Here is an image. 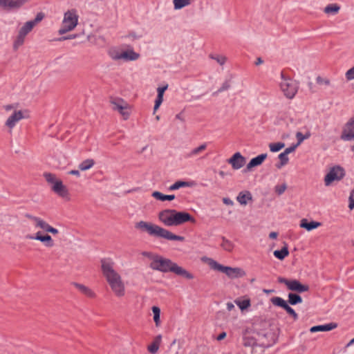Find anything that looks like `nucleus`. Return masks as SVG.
<instances>
[{"label": "nucleus", "instance_id": "1", "mask_svg": "<svg viewBox=\"0 0 354 354\" xmlns=\"http://www.w3.org/2000/svg\"><path fill=\"white\" fill-rule=\"evenodd\" d=\"M142 255L147 257L151 261L149 267L153 270L164 273L169 272H173L187 279H194V275L192 273L179 266L169 259L148 252H144Z\"/></svg>", "mask_w": 354, "mask_h": 354}, {"label": "nucleus", "instance_id": "2", "mask_svg": "<svg viewBox=\"0 0 354 354\" xmlns=\"http://www.w3.org/2000/svg\"><path fill=\"white\" fill-rule=\"evenodd\" d=\"M103 276L115 296L122 297L125 295V286L120 274L114 269V262L109 258L101 260Z\"/></svg>", "mask_w": 354, "mask_h": 354}, {"label": "nucleus", "instance_id": "3", "mask_svg": "<svg viewBox=\"0 0 354 354\" xmlns=\"http://www.w3.org/2000/svg\"><path fill=\"white\" fill-rule=\"evenodd\" d=\"M135 227L156 238H162L169 241H185L184 236L176 235L171 232L150 222L139 221L136 223Z\"/></svg>", "mask_w": 354, "mask_h": 354}, {"label": "nucleus", "instance_id": "4", "mask_svg": "<svg viewBox=\"0 0 354 354\" xmlns=\"http://www.w3.org/2000/svg\"><path fill=\"white\" fill-rule=\"evenodd\" d=\"M158 218L166 226H178L187 222L196 223V219L190 214L171 209L161 211Z\"/></svg>", "mask_w": 354, "mask_h": 354}, {"label": "nucleus", "instance_id": "5", "mask_svg": "<svg viewBox=\"0 0 354 354\" xmlns=\"http://www.w3.org/2000/svg\"><path fill=\"white\" fill-rule=\"evenodd\" d=\"M45 15L40 12H38L35 18L32 20L28 21L19 28L17 35L13 42V49L17 50L21 46L24 42L26 36L32 30L34 27L43 20Z\"/></svg>", "mask_w": 354, "mask_h": 354}, {"label": "nucleus", "instance_id": "6", "mask_svg": "<svg viewBox=\"0 0 354 354\" xmlns=\"http://www.w3.org/2000/svg\"><path fill=\"white\" fill-rule=\"evenodd\" d=\"M206 262L212 270L225 273L230 279L240 278L245 275V272L241 268L225 266L210 258H206Z\"/></svg>", "mask_w": 354, "mask_h": 354}, {"label": "nucleus", "instance_id": "7", "mask_svg": "<svg viewBox=\"0 0 354 354\" xmlns=\"http://www.w3.org/2000/svg\"><path fill=\"white\" fill-rule=\"evenodd\" d=\"M79 16L75 9H71L64 15L62 26L58 30L59 35H64L73 30L78 24Z\"/></svg>", "mask_w": 354, "mask_h": 354}, {"label": "nucleus", "instance_id": "8", "mask_svg": "<svg viewBox=\"0 0 354 354\" xmlns=\"http://www.w3.org/2000/svg\"><path fill=\"white\" fill-rule=\"evenodd\" d=\"M281 78L279 85L281 91L286 97L293 98L297 92V84L291 78L286 77L283 72L281 73Z\"/></svg>", "mask_w": 354, "mask_h": 354}, {"label": "nucleus", "instance_id": "9", "mask_svg": "<svg viewBox=\"0 0 354 354\" xmlns=\"http://www.w3.org/2000/svg\"><path fill=\"white\" fill-rule=\"evenodd\" d=\"M112 109L117 111L124 120H127L131 114V106L123 99L120 97L112 98L110 101Z\"/></svg>", "mask_w": 354, "mask_h": 354}, {"label": "nucleus", "instance_id": "10", "mask_svg": "<svg viewBox=\"0 0 354 354\" xmlns=\"http://www.w3.org/2000/svg\"><path fill=\"white\" fill-rule=\"evenodd\" d=\"M277 280L279 283L285 284L288 290L298 293L307 292L310 288L308 285L302 284L297 279L288 280L286 278L279 277Z\"/></svg>", "mask_w": 354, "mask_h": 354}, {"label": "nucleus", "instance_id": "11", "mask_svg": "<svg viewBox=\"0 0 354 354\" xmlns=\"http://www.w3.org/2000/svg\"><path fill=\"white\" fill-rule=\"evenodd\" d=\"M29 116L28 110H15L6 120L5 125L10 131H12L18 122L24 118H28Z\"/></svg>", "mask_w": 354, "mask_h": 354}, {"label": "nucleus", "instance_id": "12", "mask_svg": "<svg viewBox=\"0 0 354 354\" xmlns=\"http://www.w3.org/2000/svg\"><path fill=\"white\" fill-rule=\"evenodd\" d=\"M29 0H0V8L6 11L21 9Z\"/></svg>", "mask_w": 354, "mask_h": 354}, {"label": "nucleus", "instance_id": "13", "mask_svg": "<svg viewBox=\"0 0 354 354\" xmlns=\"http://www.w3.org/2000/svg\"><path fill=\"white\" fill-rule=\"evenodd\" d=\"M344 170L342 167L339 166L334 167L325 176V185L328 186L335 180H340L344 176Z\"/></svg>", "mask_w": 354, "mask_h": 354}, {"label": "nucleus", "instance_id": "14", "mask_svg": "<svg viewBox=\"0 0 354 354\" xmlns=\"http://www.w3.org/2000/svg\"><path fill=\"white\" fill-rule=\"evenodd\" d=\"M340 138L346 141L354 139V115L344 124Z\"/></svg>", "mask_w": 354, "mask_h": 354}, {"label": "nucleus", "instance_id": "15", "mask_svg": "<svg viewBox=\"0 0 354 354\" xmlns=\"http://www.w3.org/2000/svg\"><path fill=\"white\" fill-rule=\"evenodd\" d=\"M271 302L274 306H277L283 308L287 312V313L293 317L294 320H297L298 319L297 313L287 304V302L283 299L279 297H274L271 299Z\"/></svg>", "mask_w": 354, "mask_h": 354}, {"label": "nucleus", "instance_id": "16", "mask_svg": "<svg viewBox=\"0 0 354 354\" xmlns=\"http://www.w3.org/2000/svg\"><path fill=\"white\" fill-rule=\"evenodd\" d=\"M51 189L59 196L67 201L70 200L68 190L62 180H59L52 185Z\"/></svg>", "mask_w": 354, "mask_h": 354}, {"label": "nucleus", "instance_id": "17", "mask_svg": "<svg viewBox=\"0 0 354 354\" xmlns=\"http://www.w3.org/2000/svg\"><path fill=\"white\" fill-rule=\"evenodd\" d=\"M27 239L37 240L44 243L46 247H53L54 245V241L52 237L48 235H41L40 232H37L35 235L28 234L26 236Z\"/></svg>", "mask_w": 354, "mask_h": 354}, {"label": "nucleus", "instance_id": "18", "mask_svg": "<svg viewBox=\"0 0 354 354\" xmlns=\"http://www.w3.org/2000/svg\"><path fill=\"white\" fill-rule=\"evenodd\" d=\"M227 162L234 169H239L245 164V158L239 152H236L227 160Z\"/></svg>", "mask_w": 354, "mask_h": 354}, {"label": "nucleus", "instance_id": "19", "mask_svg": "<svg viewBox=\"0 0 354 354\" xmlns=\"http://www.w3.org/2000/svg\"><path fill=\"white\" fill-rule=\"evenodd\" d=\"M285 121L287 127H296L301 123V120L293 112H286L283 118Z\"/></svg>", "mask_w": 354, "mask_h": 354}, {"label": "nucleus", "instance_id": "20", "mask_svg": "<svg viewBox=\"0 0 354 354\" xmlns=\"http://www.w3.org/2000/svg\"><path fill=\"white\" fill-rule=\"evenodd\" d=\"M267 156V153H262L255 158H253L247 165L245 169L247 171H250L253 167L261 165L266 159Z\"/></svg>", "mask_w": 354, "mask_h": 354}, {"label": "nucleus", "instance_id": "21", "mask_svg": "<svg viewBox=\"0 0 354 354\" xmlns=\"http://www.w3.org/2000/svg\"><path fill=\"white\" fill-rule=\"evenodd\" d=\"M72 285L74 286L81 293L89 298H95L96 296L95 293L89 287L86 286L84 284L73 282L72 283Z\"/></svg>", "mask_w": 354, "mask_h": 354}, {"label": "nucleus", "instance_id": "22", "mask_svg": "<svg viewBox=\"0 0 354 354\" xmlns=\"http://www.w3.org/2000/svg\"><path fill=\"white\" fill-rule=\"evenodd\" d=\"M337 327V324L334 322H330L324 325H318L313 326L310 328L311 333L319 332V331H329L335 329Z\"/></svg>", "mask_w": 354, "mask_h": 354}, {"label": "nucleus", "instance_id": "23", "mask_svg": "<svg viewBox=\"0 0 354 354\" xmlns=\"http://www.w3.org/2000/svg\"><path fill=\"white\" fill-rule=\"evenodd\" d=\"M321 223L317 221H310L308 222V220L306 218H303L301 220L300 222V227L302 228L306 229L308 231H311L321 225Z\"/></svg>", "mask_w": 354, "mask_h": 354}, {"label": "nucleus", "instance_id": "24", "mask_svg": "<svg viewBox=\"0 0 354 354\" xmlns=\"http://www.w3.org/2000/svg\"><path fill=\"white\" fill-rule=\"evenodd\" d=\"M237 201L242 205H246L248 201L252 200V196L249 191L241 192L236 197Z\"/></svg>", "mask_w": 354, "mask_h": 354}, {"label": "nucleus", "instance_id": "25", "mask_svg": "<svg viewBox=\"0 0 354 354\" xmlns=\"http://www.w3.org/2000/svg\"><path fill=\"white\" fill-rule=\"evenodd\" d=\"M122 59L127 61L137 60L140 57V54L136 53L133 50H128L122 52Z\"/></svg>", "mask_w": 354, "mask_h": 354}, {"label": "nucleus", "instance_id": "26", "mask_svg": "<svg viewBox=\"0 0 354 354\" xmlns=\"http://www.w3.org/2000/svg\"><path fill=\"white\" fill-rule=\"evenodd\" d=\"M274 256L279 260L284 259L289 254L288 247L287 243H285L283 247L280 250L274 251Z\"/></svg>", "mask_w": 354, "mask_h": 354}, {"label": "nucleus", "instance_id": "27", "mask_svg": "<svg viewBox=\"0 0 354 354\" xmlns=\"http://www.w3.org/2000/svg\"><path fill=\"white\" fill-rule=\"evenodd\" d=\"M340 10V6L337 3H330L327 5L324 9V13L327 15H337Z\"/></svg>", "mask_w": 354, "mask_h": 354}, {"label": "nucleus", "instance_id": "28", "mask_svg": "<svg viewBox=\"0 0 354 354\" xmlns=\"http://www.w3.org/2000/svg\"><path fill=\"white\" fill-rule=\"evenodd\" d=\"M151 196L157 200L164 201H172L175 198L174 195H165L160 192L156 191L153 192Z\"/></svg>", "mask_w": 354, "mask_h": 354}, {"label": "nucleus", "instance_id": "29", "mask_svg": "<svg viewBox=\"0 0 354 354\" xmlns=\"http://www.w3.org/2000/svg\"><path fill=\"white\" fill-rule=\"evenodd\" d=\"M206 148H207V144L203 143V144L201 145L200 146H198V147H196V148L193 149L192 150H191L189 151V153L187 154V157L188 158L195 157V156H198L199 153H201V152H203L204 150H205Z\"/></svg>", "mask_w": 354, "mask_h": 354}, {"label": "nucleus", "instance_id": "30", "mask_svg": "<svg viewBox=\"0 0 354 354\" xmlns=\"http://www.w3.org/2000/svg\"><path fill=\"white\" fill-rule=\"evenodd\" d=\"M94 165H95L94 160L88 158V159H86V160L82 161L79 165L78 167L81 171H86V170H88V169H91V167H93Z\"/></svg>", "mask_w": 354, "mask_h": 354}, {"label": "nucleus", "instance_id": "31", "mask_svg": "<svg viewBox=\"0 0 354 354\" xmlns=\"http://www.w3.org/2000/svg\"><path fill=\"white\" fill-rule=\"evenodd\" d=\"M221 246L224 250L227 252H232L234 248V243L224 236L222 237V243Z\"/></svg>", "mask_w": 354, "mask_h": 354}, {"label": "nucleus", "instance_id": "32", "mask_svg": "<svg viewBox=\"0 0 354 354\" xmlns=\"http://www.w3.org/2000/svg\"><path fill=\"white\" fill-rule=\"evenodd\" d=\"M193 0H173L174 9L180 10L187 6L190 5Z\"/></svg>", "mask_w": 354, "mask_h": 354}, {"label": "nucleus", "instance_id": "33", "mask_svg": "<svg viewBox=\"0 0 354 354\" xmlns=\"http://www.w3.org/2000/svg\"><path fill=\"white\" fill-rule=\"evenodd\" d=\"M302 302L301 297L295 293L288 294V303L291 305H296Z\"/></svg>", "mask_w": 354, "mask_h": 354}, {"label": "nucleus", "instance_id": "34", "mask_svg": "<svg viewBox=\"0 0 354 354\" xmlns=\"http://www.w3.org/2000/svg\"><path fill=\"white\" fill-rule=\"evenodd\" d=\"M39 228L43 230L44 231H45L46 232H50L53 234H58V230L56 228L53 227L52 226H50L48 223H46L44 220H43L42 223H41Z\"/></svg>", "mask_w": 354, "mask_h": 354}, {"label": "nucleus", "instance_id": "35", "mask_svg": "<svg viewBox=\"0 0 354 354\" xmlns=\"http://www.w3.org/2000/svg\"><path fill=\"white\" fill-rule=\"evenodd\" d=\"M279 159L280 162L276 165V167L278 169H281L283 166L286 165L289 161L288 156L283 152L281 153L279 155Z\"/></svg>", "mask_w": 354, "mask_h": 354}, {"label": "nucleus", "instance_id": "36", "mask_svg": "<svg viewBox=\"0 0 354 354\" xmlns=\"http://www.w3.org/2000/svg\"><path fill=\"white\" fill-rule=\"evenodd\" d=\"M234 302L241 310H244L250 306V300L249 299L242 301L240 299H236Z\"/></svg>", "mask_w": 354, "mask_h": 354}, {"label": "nucleus", "instance_id": "37", "mask_svg": "<svg viewBox=\"0 0 354 354\" xmlns=\"http://www.w3.org/2000/svg\"><path fill=\"white\" fill-rule=\"evenodd\" d=\"M285 147V144L283 142H272L269 144L270 150L272 152H277L280 151Z\"/></svg>", "mask_w": 354, "mask_h": 354}, {"label": "nucleus", "instance_id": "38", "mask_svg": "<svg viewBox=\"0 0 354 354\" xmlns=\"http://www.w3.org/2000/svg\"><path fill=\"white\" fill-rule=\"evenodd\" d=\"M152 312L153 313V320L156 326H158L160 325V309L157 306H153Z\"/></svg>", "mask_w": 354, "mask_h": 354}, {"label": "nucleus", "instance_id": "39", "mask_svg": "<svg viewBox=\"0 0 354 354\" xmlns=\"http://www.w3.org/2000/svg\"><path fill=\"white\" fill-rule=\"evenodd\" d=\"M189 184L187 182H185V181H180V180H178V181H176L175 183H174L173 185H171L169 187V190L170 191H174V190H176V189H180V187H187L188 186Z\"/></svg>", "mask_w": 354, "mask_h": 354}, {"label": "nucleus", "instance_id": "40", "mask_svg": "<svg viewBox=\"0 0 354 354\" xmlns=\"http://www.w3.org/2000/svg\"><path fill=\"white\" fill-rule=\"evenodd\" d=\"M25 216H26V218H28L29 220L32 221L35 223V227H37V228L39 227L41 223L43 221V219H41V218L32 216V215L29 214H26L25 215Z\"/></svg>", "mask_w": 354, "mask_h": 354}, {"label": "nucleus", "instance_id": "41", "mask_svg": "<svg viewBox=\"0 0 354 354\" xmlns=\"http://www.w3.org/2000/svg\"><path fill=\"white\" fill-rule=\"evenodd\" d=\"M44 176L46 179V180L52 184V185H53L56 182H58L59 180H57L56 178V176L55 174H53L51 173H45L44 174Z\"/></svg>", "mask_w": 354, "mask_h": 354}, {"label": "nucleus", "instance_id": "42", "mask_svg": "<svg viewBox=\"0 0 354 354\" xmlns=\"http://www.w3.org/2000/svg\"><path fill=\"white\" fill-rule=\"evenodd\" d=\"M316 82L319 85L330 86V81L328 78L322 77L321 76L317 77Z\"/></svg>", "mask_w": 354, "mask_h": 354}, {"label": "nucleus", "instance_id": "43", "mask_svg": "<svg viewBox=\"0 0 354 354\" xmlns=\"http://www.w3.org/2000/svg\"><path fill=\"white\" fill-rule=\"evenodd\" d=\"M287 189V185L286 183H283L282 185H276L274 187V191L278 195H281Z\"/></svg>", "mask_w": 354, "mask_h": 354}, {"label": "nucleus", "instance_id": "44", "mask_svg": "<svg viewBox=\"0 0 354 354\" xmlns=\"http://www.w3.org/2000/svg\"><path fill=\"white\" fill-rule=\"evenodd\" d=\"M122 52L120 53L117 50H111L109 52V55L114 60L122 59Z\"/></svg>", "mask_w": 354, "mask_h": 354}, {"label": "nucleus", "instance_id": "45", "mask_svg": "<svg viewBox=\"0 0 354 354\" xmlns=\"http://www.w3.org/2000/svg\"><path fill=\"white\" fill-rule=\"evenodd\" d=\"M345 77L347 81L354 80V66L346 72Z\"/></svg>", "mask_w": 354, "mask_h": 354}, {"label": "nucleus", "instance_id": "46", "mask_svg": "<svg viewBox=\"0 0 354 354\" xmlns=\"http://www.w3.org/2000/svg\"><path fill=\"white\" fill-rule=\"evenodd\" d=\"M163 101V95H158L153 107L154 112L159 108Z\"/></svg>", "mask_w": 354, "mask_h": 354}, {"label": "nucleus", "instance_id": "47", "mask_svg": "<svg viewBox=\"0 0 354 354\" xmlns=\"http://www.w3.org/2000/svg\"><path fill=\"white\" fill-rule=\"evenodd\" d=\"M231 85H230V82L229 80H226L225 81L222 86H221V88L218 90V93H221L223 91H227L230 88Z\"/></svg>", "mask_w": 354, "mask_h": 354}, {"label": "nucleus", "instance_id": "48", "mask_svg": "<svg viewBox=\"0 0 354 354\" xmlns=\"http://www.w3.org/2000/svg\"><path fill=\"white\" fill-rule=\"evenodd\" d=\"M296 138L297 140V142L295 145L298 147L304 142L305 139L304 137V134H302L300 131L296 133Z\"/></svg>", "mask_w": 354, "mask_h": 354}, {"label": "nucleus", "instance_id": "49", "mask_svg": "<svg viewBox=\"0 0 354 354\" xmlns=\"http://www.w3.org/2000/svg\"><path fill=\"white\" fill-rule=\"evenodd\" d=\"M211 58L216 59L220 65H223L226 62V57L225 56H211Z\"/></svg>", "mask_w": 354, "mask_h": 354}, {"label": "nucleus", "instance_id": "50", "mask_svg": "<svg viewBox=\"0 0 354 354\" xmlns=\"http://www.w3.org/2000/svg\"><path fill=\"white\" fill-rule=\"evenodd\" d=\"M158 348H159V346L157 345V344H154V343H152L151 345H149L148 346V351L151 353H153V354L157 353Z\"/></svg>", "mask_w": 354, "mask_h": 354}, {"label": "nucleus", "instance_id": "51", "mask_svg": "<svg viewBox=\"0 0 354 354\" xmlns=\"http://www.w3.org/2000/svg\"><path fill=\"white\" fill-rule=\"evenodd\" d=\"M349 208L351 209L354 208V189L351 192L349 197Z\"/></svg>", "mask_w": 354, "mask_h": 354}, {"label": "nucleus", "instance_id": "52", "mask_svg": "<svg viewBox=\"0 0 354 354\" xmlns=\"http://www.w3.org/2000/svg\"><path fill=\"white\" fill-rule=\"evenodd\" d=\"M297 147V146L296 145H292V146L286 148L284 150L283 153L288 156L289 153L294 152Z\"/></svg>", "mask_w": 354, "mask_h": 354}, {"label": "nucleus", "instance_id": "53", "mask_svg": "<svg viewBox=\"0 0 354 354\" xmlns=\"http://www.w3.org/2000/svg\"><path fill=\"white\" fill-rule=\"evenodd\" d=\"M4 109L6 111H10L11 110H17L16 108H17V106L15 104H7V105H5L3 106Z\"/></svg>", "mask_w": 354, "mask_h": 354}, {"label": "nucleus", "instance_id": "54", "mask_svg": "<svg viewBox=\"0 0 354 354\" xmlns=\"http://www.w3.org/2000/svg\"><path fill=\"white\" fill-rule=\"evenodd\" d=\"M168 85H166L162 87H158L157 88L158 95H163L165 91L167 89Z\"/></svg>", "mask_w": 354, "mask_h": 354}, {"label": "nucleus", "instance_id": "55", "mask_svg": "<svg viewBox=\"0 0 354 354\" xmlns=\"http://www.w3.org/2000/svg\"><path fill=\"white\" fill-rule=\"evenodd\" d=\"M223 202L227 205L232 206L234 205V202L229 198H223Z\"/></svg>", "mask_w": 354, "mask_h": 354}, {"label": "nucleus", "instance_id": "56", "mask_svg": "<svg viewBox=\"0 0 354 354\" xmlns=\"http://www.w3.org/2000/svg\"><path fill=\"white\" fill-rule=\"evenodd\" d=\"M75 37H76V35H69L68 37H60L57 40L58 41H64V40H66V39H75Z\"/></svg>", "mask_w": 354, "mask_h": 354}, {"label": "nucleus", "instance_id": "57", "mask_svg": "<svg viewBox=\"0 0 354 354\" xmlns=\"http://www.w3.org/2000/svg\"><path fill=\"white\" fill-rule=\"evenodd\" d=\"M161 339H162V336L160 335H157L155 337L154 341L153 342V343L157 344V345L159 346L160 342H161Z\"/></svg>", "mask_w": 354, "mask_h": 354}, {"label": "nucleus", "instance_id": "58", "mask_svg": "<svg viewBox=\"0 0 354 354\" xmlns=\"http://www.w3.org/2000/svg\"><path fill=\"white\" fill-rule=\"evenodd\" d=\"M176 118L177 120H179L182 122H184L185 121V118L183 116V111H181L180 113H178L177 115H176Z\"/></svg>", "mask_w": 354, "mask_h": 354}, {"label": "nucleus", "instance_id": "59", "mask_svg": "<svg viewBox=\"0 0 354 354\" xmlns=\"http://www.w3.org/2000/svg\"><path fill=\"white\" fill-rule=\"evenodd\" d=\"M226 335H227V334H226V333H225V332H222L221 333H220V334L217 336L216 339H217L218 341H221V340L223 339L224 338H225Z\"/></svg>", "mask_w": 354, "mask_h": 354}, {"label": "nucleus", "instance_id": "60", "mask_svg": "<svg viewBox=\"0 0 354 354\" xmlns=\"http://www.w3.org/2000/svg\"><path fill=\"white\" fill-rule=\"evenodd\" d=\"M68 174L74 175L77 177H79L80 176V173L79 170H71L70 171H68Z\"/></svg>", "mask_w": 354, "mask_h": 354}, {"label": "nucleus", "instance_id": "61", "mask_svg": "<svg viewBox=\"0 0 354 354\" xmlns=\"http://www.w3.org/2000/svg\"><path fill=\"white\" fill-rule=\"evenodd\" d=\"M226 306H227V309L229 311H231L235 308L234 305L231 302L227 303Z\"/></svg>", "mask_w": 354, "mask_h": 354}, {"label": "nucleus", "instance_id": "62", "mask_svg": "<svg viewBox=\"0 0 354 354\" xmlns=\"http://www.w3.org/2000/svg\"><path fill=\"white\" fill-rule=\"evenodd\" d=\"M277 236H278V233H277V232H270V234H269V237H270V239H277Z\"/></svg>", "mask_w": 354, "mask_h": 354}, {"label": "nucleus", "instance_id": "63", "mask_svg": "<svg viewBox=\"0 0 354 354\" xmlns=\"http://www.w3.org/2000/svg\"><path fill=\"white\" fill-rule=\"evenodd\" d=\"M263 63V60L261 57L257 58V60L255 62V65L259 66Z\"/></svg>", "mask_w": 354, "mask_h": 354}, {"label": "nucleus", "instance_id": "64", "mask_svg": "<svg viewBox=\"0 0 354 354\" xmlns=\"http://www.w3.org/2000/svg\"><path fill=\"white\" fill-rule=\"evenodd\" d=\"M311 134L309 131L306 132L304 135V139L306 140V139H308L310 137Z\"/></svg>", "mask_w": 354, "mask_h": 354}]
</instances>
